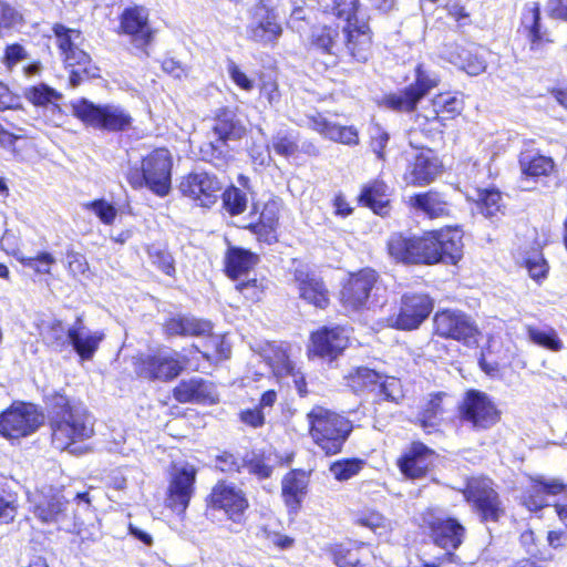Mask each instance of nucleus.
Listing matches in <instances>:
<instances>
[{"mask_svg": "<svg viewBox=\"0 0 567 567\" xmlns=\"http://www.w3.org/2000/svg\"><path fill=\"white\" fill-rule=\"evenodd\" d=\"M196 474V467L189 463L176 464L173 467L166 505L178 515L184 514L188 507L194 494Z\"/></svg>", "mask_w": 567, "mask_h": 567, "instance_id": "nucleus-17", "label": "nucleus"}, {"mask_svg": "<svg viewBox=\"0 0 567 567\" xmlns=\"http://www.w3.org/2000/svg\"><path fill=\"white\" fill-rule=\"evenodd\" d=\"M565 492V484L554 477L537 475L530 477L520 496L522 504L530 512H537L548 505L547 496Z\"/></svg>", "mask_w": 567, "mask_h": 567, "instance_id": "nucleus-22", "label": "nucleus"}, {"mask_svg": "<svg viewBox=\"0 0 567 567\" xmlns=\"http://www.w3.org/2000/svg\"><path fill=\"white\" fill-rule=\"evenodd\" d=\"M19 262L39 275H47L51 272V267L56 262V259L52 254L41 251L33 257L24 255Z\"/></svg>", "mask_w": 567, "mask_h": 567, "instance_id": "nucleus-54", "label": "nucleus"}, {"mask_svg": "<svg viewBox=\"0 0 567 567\" xmlns=\"http://www.w3.org/2000/svg\"><path fill=\"white\" fill-rule=\"evenodd\" d=\"M309 480L303 471L293 470L285 475L281 482V495L285 504L297 511L307 494Z\"/></svg>", "mask_w": 567, "mask_h": 567, "instance_id": "nucleus-34", "label": "nucleus"}, {"mask_svg": "<svg viewBox=\"0 0 567 567\" xmlns=\"http://www.w3.org/2000/svg\"><path fill=\"white\" fill-rule=\"evenodd\" d=\"M83 207L92 212L104 225H112L117 216V209L105 199L85 203Z\"/></svg>", "mask_w": 567, "mask_h": 567, "instance_id": "nucleus-55", "label": "nucleus"}, {"mask_svg": "<svg viewBox=\"0 0 567 567\" xmlns=\"http://www.w3.org/2000/svg\"><path fill=\"white\" fill-rule=\"evenodd\" d=\"M166 331L171 336H205L212 331L208 321L194 317H176L166 322Z\"/></svg>", "mask_w": 567, "mask_h": 567, "instance_id": "nucleus-37", "label": "nucleus"}, {"mask_svg": "<svg viewBox=\"0 0 567 567\" xmlns=\"http://www.w3.org/2000/svg\"><path fill=\"white\" fill-rule=\"evenodd\" d=\"M214 132L221 141L228 138H239L244 133V127L235 121V114L229 110L221 111L214 125Z\"/></svg>", "mask_w": 567, "mask_h": 567, "instance_id": "nucleus-44", "label": "nucleus"}, {"mask_svg": "<svg viewBox=\"0 0 567 567\" xmlns=\"http://www.w3.org/2000/svg\"><path fill=\"white\" fill-rule=\"evenodd\" d=\"M307 421L312 440L327 455L339 453L352 431L350 421L323 406H313Z\"/></svg>", "mask_w": 567, "mask_h": 567, "instance_id": "nucleus-1", "label": "nucleus"}, {"mask_svg": "<svg viewBox=\"0 0 567 567\" xmlns=\"http://www.w3.org/2000/svg\"><path fill=\"white\" fill-rule=\"evenodd\" d=\"M370 145L373 153L380 158L384 159V150L390 140L389 133L380 125L373 124L370 130Z\"/></svg>", "mask_w": 567, "mask_h": 567, "instance_id": "nucleus-60", "label": "nucleus"}, {"mask_svg": "<svg viewBox=\"0 0 567 567\" xmlns=\"http://www.w3.org/2000/svg\"><path fill=\"white\" fill-rule=\"evenodd\" d=\"M434 452L421 443L413 444L399 461L401 472L410 478L423 477L434 463Z\"/></svg>", "mask_w": 567, "mask_h": 567, "instance_id": "nucleus-31", "label": "nucleus"}, {"mask_svg": "<svg viewBox=\"0 0 567 567\" xmlns=\"http://www.w3.org/2000/svg\"><path fill=\"white\" fill-rule=\"evenodd\" d=\"M334 13L344 18L347 49L358 61H367L371 47L370 28L358 7V0H334Z\"/></svg>", "mask_w": 567, "mask_h": 567, "instance_id": "nucleus-4", "label": "nucleus"}, {"mask_svg": "<svg viewBox=\"0 0 567 567\" xmlns=\"http://www.w3.org/2000/svg\"><path fill=\"white\" fill-rule=\"evenodd\" d=\"M360 202L370 207L375 214H385L389 204L388 186L380 181L365 185L361 192Z\"/></svg>", "mask_w": 567, "mask_h": 567, "instance_id": "nucleus-38", "label": "nucleus"}, {"mask_svg": "<svg viewBox=\"0 0 567 567\" xmlns=\"http://www.w3.org/2000/svg\"><path fill=\"white\" fill-rule=\"evenodd\" d=\"M310 126L313 131L318 132L320 135L332 142L349 146L359 144L358 130L352 125H339L329 121L323 115L318 114L310 117Z\"/></svg>", "mask_w": 567, "mask_h": 567, "instance_id": "nucleus-32", "label": "nucleus"}, {"mask_svg": "<svg viewBox=\"0 0 567 567\" xmlns=\"http://www.w3.org/2000/svg\"><path fill=\"white\" fill-rule=\"evenodd\" d=\"M73 114L85 125L106 131H123L131 126V115L116 105H95L81 99L72 103Z\"/></svg>", "mask_w": 567, "mask_h": 567, "instance_id": "nucleus-7", "label": "nucleus"}, {"mask_svg": "<svg viewBox=\"0 0 567 567\" xmlns=\"http://www.w3.org/2000/svg\"><path fill=\"white\" fill-rule=\"evenodd\" d=\"M293 279L301 299L320 309L328 306V289L306 265L299 264L293 269Z\"/></svg>", "mask_w": 567, "mask_h": 567, "instance_id": "nucleus-23", "label": "nucleus"}, {"mask_svg": "<svg viewBox=\"0 0 567 567\" xmlns=\"http://www.w3.org/2000/svg\"><path fill=\"white\" fill-rule=\"evenodd\" d=\"M474 45L447 44L443 50V58L468 75H478L486 70V60Z\"/></svg>", "mask_w": 567, "mask_h": 567, "instance_id": "nucleus-28", "label": "nucleus"}, {"mask_svg": "<svg viewBox=\"0 0 567 567\" xmlns=\"http://www.w3.org/2000/svg\"><path fill=\"white\" fill-rule=\"evenodd\" d=\"M48 404L51 410V416H54L55 413L56 416H59L64 414L66 411L83 409L80 405L71 404L70 400L60 392L53 393L52 395L48 396Z\"/></svg>", "mask_w": 567, "mask_h": 567, "instance_id": "nucleus-63", "label": "nucleus"}, {"mask_svg": "<svg viewBox=\"0 0 567 567\" xmlns=\"http://www.w3.org/2000/svg\"><path fill=\"white\" fill-rule=\"evenodd\" d=\"M357 524L369 528L379 537L385 538L389 537L394 529L393 522L375 511L361 513L357 518Z\"/></svg>", "mask_w": 567, "mask_h": 567, "instance_id": "nucleus-43", "label": "nucleus"}, {"mask_svg": "<svg viewBox=\"0 0 567 567\" xmlns=\"http://www.w3.org/2000/svg\"><path fill=\"white\" fill-rule=\"evenodd\" d=\"M440 83V76L425 63H419L414 69V81L403 91L389 94L383 99V105L398 112H412L417 103Z\"/></svg>", "mask_w": 567, "mask_h": 567, "instance_id": "nucleus-6", "label": "nucleus"}, {"mask_svg": "<svg viewBox=\"0 0 567 567\" xmlns=\"http://www.w3.org/2000/svg\"><path fill=\"white\" fill-rule=\"evenodd\" d=\"M348 346V336L340 327L322 328L311 334L309 354L320 358H337Z\"/></svg>", "mask_w": 567, "mask_h": 567, "instance_id": "nucleus-26", "label": "nucleus"}, {"mask_svg": "<svg viewBox=\"0 0 567 567\" xmlns=\"http://www.w3.org/2000/svg\"><path fill=\"white\" fill-rule=\"evenodd\" d=\"M120 27L136 48L144 49L154 39V30L150 24V12L143 6L126 8L121 16Z\"/></svg>", "mask_w": 567, "mask_h": 567, "instance_id": "nucleus-21", "label": "nucleus"}, {"mask_svg": "<svg viewBox=\"0 0 567 567\" xmlns=\"http://www.w3.org/2000/svg\"><path fill=\"white\" fill-rule=\"evenodd\" d=\"M256 536L267 545H272L279 549H288L295 543L293 538L270 529L268 525L259 526Z\"/></svg>", "mask_w": 567, "mask_h": 567, "instance_id": "nucleus-56", "label": "nucleus"}, {"mask_svg": "<svg viewBox=\"0 0 567 567\" xmlns=\"http://www.w3.org/2000/svg\"><path fill=\"white\" fill-rule=\"evenodd\" d=\"M388 250L393 259L405 264H433L439 256L426 236L408 238L395 234L388 243Z\"/></svg>", "mask_w": 567, "mask_h": 567, "instance_id": "nucleus-15", "label": "nucleus"}, {"mask_svg": "<svg viewBox=\"0 0 567 567\" xmlns=\"http://www.w3.org/2000/svg\"><path fill=\"white\" fill-rule=\"evenodd\" d=\"M134 368L135 372L142 378L168 381L182 372L184 362L178 353L159 349L155 352L136 357Z\"/></svg>", "mask_w": 567, "mask_h": 567, "instance_id": "nucleus-8", "label": "nucleus"}, {"mask_svg": "<svg viewBox=\"0 0 567 567\" xmlns=\"http://www.w3.org/2000/svg\"><path fill=\"white\" fill-rule=\"evenodd\" d=\"M334 561L338 567H380L375 553L365 544L340 546L334 553Z\"/></svg>", "mask_w": 567, "mask_h": 567, "instance_id": "nucleus-33", "label": "nucleus"}, {"mask_svg": "<svg viewBox=\"0 0 567 567\" xmlns=\"http://www.w3.org/2000/svg\"><path fill=\"white\" fill-rule=\"evenodd\" d=\"M442 164L431 150L421 151L404 174V179L413 186L432 183L441 173Z\"/></svg>", "mask_w": 567, "mask_h": 567, "instance_id": "nucleus-29", "label": "nucleus"}, {"mask_svg": "<svg viewBox=\"0 0 567 567\" xmlns=\"http://www.w3.org/2000/svg\"><path fill=\"white\" fill-rule=\"evenodd\" d=\"M432 537L439 547L446 550L442 558L425 561L424 567H440L442 563H454L456 556L453 550L457 549L463 543L465 528L454 518H434L429 522Z\"/></svg>", "mask_w": 567, "mask_h": 567, "instance_id": "nucleus-11", "label": "nucleus"}, {"mask_svg": "<svg viewBox=\"0 0 567 567\" xmlns=\"http://www.w3.org/2000/svg\"><path fill=\"white\" fill-rule=\"evenodd\" d=\"M44 421L35 405L29 403L13 404L0 416V433L8 439H19L37 431Z\"/></svg>", "mask_w": 567, "mask_h": 567, "instance_id": "nucleus-9", "label": "nucleus"}, {"mask_svg": "<svg viewBox=\"0 0 567 567\" xmlns=\"http://www.w3.org/2000/svg\"><path fill=\"white\" fill-rule=\"evenodd\" d=\"M522 173L526 176H546L553 172L555 164L550 157L538 153L525 152L519 157Z\"/></svg>", "mask_w": 567, "mask_h": 567, "instance_id": "nucleus-40", "label": "nucleus"}, {"mask_svg": "<svg viewBox=\"0 0 567 567\" xmlns=\"http://www.w3.org/2000/svg\"><path fill=\"white\" fill-rule=\"evenodd\" d=\"M462 415L466 422L478 429L491 427L499 417L492 400L485 393L474 390L468 391L464 399Z\"/></svg>", "mask_w": 567, "mask_h": 567, "instance_id": "nucleus-20", "label": "nucleus"}, {"mask_svg": "<svg viewBox=\"0 0 567 567\" xmlns=\"http://www.w3.org/2000/svg\"><path fill=\"white\" fill-rule=\"evenodd\" d=\"M52 444L64 451L73 443L91 437L94 433V421L85 409L66 411L64 414L50 416Z\"/></svg>", "mask_w": 567, "mask_h": 567, "instance_id": "nucleus-5", "label": "nucleus"}, {"mask_svg": "<svg viewBox=\"0 0 567 567\" xmlns=\"http://www.w3.org/2000/svg\"><path fill=\"white\" fill-rule=\"evenodd\" d=\"M377 281L378 274L371 268L350 274L340 291L342 307L347 311H357L365 307Z\"/></svg>", "mask_w": 567, "mask_h": 567, "instance_id": "nucleus-16", "label": "nucleus"}, {"mask_svg": "<svg viewBox=\"0 0 567 567\" xmlns=\"http://www.w3.org/2000/svg\"><path fill=\"white\" fill-rule=\"evenodd\" d=\"M148 257L151 262L165 275L173 276L175 274L174 259L167 250L151 246L148 248Z\"/></svg>", "mask_w": 567, "mask_h": 567, "instance_id": "nucleus-58", "label": "nucleus"}, {"mask_svg": "<svg viewBox=\"0 0 567 567\" xmlns=\"http://www.w3.org/2000/svg\"><path fill=\"white\" fill-rule=\"evenodd\" d=\"M470 197L486 217H494L502 212V195L496 189H475L474 194L470 195Z\"/></svg>", "mask_w": 567, "mask_h": 567, "instance_id": "nucleus-42", "label": "nucleus"}, {"mask_svg": "<svg viewBox=\"0 0 567 567\" xmlns=\"http://www.w3.org/2000/svg\"><path fill=\"white\" fill-rule=\"evenodd\" d=\"M258 260V256L249 250L230 247L225 259L226 272L230 278L238 279L251 270Z\"/></svg>", "mask_w": 567, "mask_h": 567, "instance_id": "nucleus-35", "label": "nucleus"}, {"mask_svg": "<svg viewBox=\"0 0 567 567\" xmlns=\"http://www.w3.org/2000/svg\"><path fill=\"white\" fill-rule=\"evenodd\" d=\"M433 310L431 298L423 293L404 295L398 315L388 318V324L400 330H413L429 317Z\"/></svg>", "mask_w": 567, "mask_h": 567, "instance_id": "nucleus-18", "label": "nucleus"}, {"mask_svg": "<svg viewBox=\"0 0 567 567\" xmlns=\"http://www.w3.org/2000/svg\"><path fill=\"white\" fill-rule=\"evenodd\" d=\"M210 508L221 511L234 523L244 520L249 503L244 491L234 483L218 482L207 498Z\"/></svg>", "mask_w": 567, "mask_h": 567, "instance_id": "nucleus-13", "label": "nucleus"}, {"mask_svg": "<svg viewBox=\"0 0 567 567\" xmlns=\"http://www.w3.org/2000/svg\"><path fill=\"white\" fill-rule=\"evenodd\" d=\"M527 336L534 343L551 351H560L563 342L553 328L539 329L534 326H527Z\"/></svg>", "mask_w": 567, "mask_h": 567, "instance_id": "nucleus-46", "label": "nucleus"}, {"mask_svg": "<svg viewBox=\"0 0 567 567\" xmlns=\"http://www.w3.org/2000/svg\"><path fill=\"white\" fill-rule=\"evenodd\" d=\"M223 203L231 215H239L244 213L247 207V196L239 188L230 187L224 192Z\"/></svg>", "mask_w": 567, "mask_h": 567, "instance_id": "nucleus-57", "label": "nucleus"}, {"mask_svg": "<svg viewBox=\"0 0 567 567\" xmlns=\"http://www.w3.org/2000/svg\"><path fill=\"white\" fill-rule=\"evenodd\" d=\"M522 28L526 33L529 49L542 53L553 42L550 33L540 23V7L538 2L526 3L522 13Z\"/></svg>", "mask_w": 567, "mask_h": 567, "instance_id": "nucleus-27", "label": "nucleus"}, {"mask_svg": "<svg viewBox=\"0 0 567 567\" xmlns=\"http://www.w3.org/2000/svg\"><path fill=\"white\" fill-rule=\"evenodd\" d=\"M280 203L276 199L267 202L260 213L259 223L252 226L254 233L262 240L271 243L276 239Z\"/></svg>", "mask_w": 567, "mask_h": 567, "instance_id": "nucleus-36", "label": "nucleus"}, {"mask_svg": "<svg viewBox=\"0 0 567 567\" xmlns=\"http://www.w3.org/2000/svg\"><path fill=\"white\" fill-rule=\"evenodd\" d=\"M432 105L437 107L441 114L449 118L458 115L463 110V101L449 93L437 94L432 100Z\"/></svg>", "mask_w": 567, "mask_h": 567, "instance_id": "nucleus-53", "label": "nucleus"}, {"mask_svg": "<svg viewBox=\"0 0 567 567\" xmlns=\"http://www.w3.org/2000/svg\"><path fill=\"white\" fill-rule=\"evenodd\" d=\"M22 24V14L9 3L0 2V37L20 29Z\"/></svg>", "mask_w": 567, "mask_h": 567, "instance_id": "nucleus-49", "label": "nucleus"}, {"mask_svg": "<svg viewBox=\"0 0 567 567\" xmlns=\"http://www.w3.org/2000/svg\"><path fill=\"white\" fill-rule=\"evenodd\" d=\"M363 467V462L358 458H343L330 465V473L340 482L348 481L358 475Z\"/></svg>", "mask_w": 567, "mask_h": 567, "instance_id": "nucleus-50", "label": "nucleus"}, {"mask_svg": "<svg viewBox=\"0 0 567 567\" xmlns=\"http://www.w3.org/2000/svg\"><path fill=\"white\" fill-rule=\"evenodd\" d=\"M449 399L445 393H437L431 398L421 414V422L424 427L434 426L439 417L446 411Z\"/></svg>", "mask_w": 567, "mask_h": 567, "instance_id": "nucleus-48", "label": "nucleus"}, {"mask_svg": "<svg viewBox=\"0 0 567 567\" xmlns=\"http://www.w3.org/2000/svg\"><path fill=\"white\" fill-rule=\"evenodd\" d=\"M172 156L166 148H156L143 157L141 167H131L126 179L134 189L147 187L164 197L171 189Z\"/></svg>", "mask_w": 567, "mask_h": 567, "instance_id": "nucleus-2", "label": "nucleus"}, {"mask_svg": "<svg viewBox=\"0 0 567 567\" xmlns=\"http://www.w3.org/2000/svg\"><path fill=\"white\" fill-rule=\"evenodd\" d=\"M433 321L436 334L460 341L465 346L477 343L478 329L464 312L442 310L435 313Z\"/></svg>", "mask_w": 567, "mask_h": 567, "instance_id": "nucleus-12", "label": "nucleus"}, {"mask_svg": "<svg viewBox=\"0 0 567 567\" xmlns=\"http://www.w3.org/2000/svg\"><path fill=\"white\" fill-rule=\"evenodd\" d=\"M271 147L277 154L282 156H290L298 148L296 137L292 134L281 132L272 137Z\"/></svg>", "mask_w": 567, "mask_h": 567, "instance_id": "nucleus-62", "label": "nucleus"}, {"mask_svg": "<svg viewBox=\"0 0 567 567\" xmlns=\"http://www.w3.org/2000/svg\"><path fill=\"white\" fill-rule=\"evenodd\" d=\"M426 239L432 243L437 252V258L433 264L441 260H447L456 264L463 255V231L457 227H447L431 231Z\"/></svg>", "mask_w": 567, "mask_h": 567, "instance_id": "nucleus-24", "label": "nucleus"}, {"mask_svg": "<svg viewBox=\"0 0 567 567\" xmlns=\"http://www.w3.org/2000/svg\"><path fill=\"white\" fill-rule=\"evenodd\" d=\"M378 391L388 401L398 402L403 396L402 384L394 377H382Z\"/></svg>", "mask_w": 567, "mask_h": 567, "instance_id": "nucleus-61", "label": "nucleus"}, {"mask_svg": "<svg viewBox=\"0 0 567 567\" xmlns=\"http://www.w3.org/2000/svg\"><path fill=\"white\" fill-rule=\"evenodd\" d=\"M200 154L204 161L209 162L217 167H223L226 164V142L217 138L216 142L205 143L200 147Z\"/></svg>", "mask_w": 567, "mask_h": 567, "instance_id": "nucleus-52", "label": "nucleus"}, {"mask_svg": "<svg viewBox=\"0 0 567 567\" xmlns=\"http://www.w3.org/2000/svg\"><path fill=\"white\" fill-rule=\"evenodd\" d=\"M206 395V385L202 380L182 381L174 389V398L182 403L200 401Z\"/></svg>", "mask_w": 567, "mask_h": 567, "instance_id": "nucleus-45", "label": "nucleus"}, {"mask_svg": "<svg viewBox=\"0 0 567 567\" xmlns=\"http://www.w3.org/2000/svg\"><path fill=\"white\" fill-rule=\"evenodd\" d=\"M27 50L18 43L10 44L6 48L2 62L7 69L11 70L18 63L28 59Z\"/></svg>", "mask_w": 567, "mask_h": 567, "instance_id": "nucleus-64", "label": "nucleus"}, {"mask_svg": "<svg viewBox=\"0 0 567 567\" xmlns=\"http://www.w3.org/2000/svg\"><path fill=\"white\" fill-rule=\"evenodd\" d=\"M464 496L484 520H497L503 514L498 494L487 477H472L467 482Z\"/></svg>", "mask_w": 567, "mask_h": 567, "instance_id": "nucleus-14", "label": "nucleus"}, {"mask_svg": "<svg viewBox=\"0 0 567 567\" xmlns=\"http://www.w3.org/2000/svg\"><path fill=\"white\" fill-rule=\"evenodd\" d=\"M21 238L20 234L13 229H4L3 235L0 239V249L6 254L13 256L18 261L24 257L20 249Z\"/></svg>", "mask_w": 567, "mask_h": 567, "instance_id": "nucleus-59", "label": "nucleus"}, {"mask_svg": "<svg viewBox=\"0 0 567 567\" xmlns=\"http://www.w3.org/2000/svg\"><path fill=\"white\" fill-rule=\"evenodd\" d=\"M104 337L103 331L87 328L81 317H78L75 322L68 328L69 344L83 361H89L94 357Z\"/></svg>", "mask_w": 567, "mask_h": 567, "instance_id": "nucleus-25", "label": "nucleus"}, {"mask_svg": "<svg viewBox=\"0 0 567 567\" xmlns=\"http://www.w3.org/2000/svg\"><path fill=\"white\" fill-rule=\"evenodd\" d=\"M221 187L217 177L206 172L190 173L182 179L179 185L183 195L203 207H209L216 203Z\"/></svg>", "mask_w": 567, "mask_h": 567, "instance_id": "nucleus-19", "label": "nucleus"}, {"mask_svg": "<svg viewBox=\"0 0 567 567\" xmlns=\"http://www.w3.org/2000/svg\"><path fill=\"white\" fill-rule=\"evenodd\" d=\"M264 358L277 378L288 377L295 368L288 354V348L284 344H270L265 350Z\"/></svg>", "mask_w": 567, "mask_h": 567, "instance_id": "nucleus-39", "label": "nucleus"}, {"mask_svg": "<svg viewBox=\"0 0 567 567\" xmlns=\"http://www.w3.org/2000/svg\"><path fill=\"white\" fill-rule=\"evenodd\" d=\"M282 34L280 18L274 9L259 6L254 10L246 27V37L249 41L262 48H275Z\"/></svg>", "mask_w": 567, "mask_h": 567, "instance_id": "nucleus-10", "label": "nucleus"}, {"mask_svg": "<svg viewBox=\"0 0 567 567\" xmlns=\"http://www.w3.org/2000/svg\"><path fill=\"white\" fill-rule=\"evenodd\" d=\"M33 514L42 523H55L63 515L66 501L60 492L50 489L48 493H35L30 497Z\"/></svg>", "mask_w": 567, "mask_h": 567, "instance_id": "nucleus-30", "label": "nucleus"}, {"mask_svg": "<svg viewBox=\"0 0 567 567\" xmlns=\"http://www.w3.org/2000/svg\"><path fill=\"white\" fill-rule=\"evenodd\" d=\"M409 204L426 214L430 218L447 214V204L436 193H424L410 197Z\"/></svg>", "mask_w": 567, "mask_h": 567, "instance_id": "nucleus-41", "label": "nucleus"}, {"mask_svg": "<svg viewBox=\"0 0 567 567\" xmlns=\"http://www.w3.org/2000/svg\"><path fill=\"white\" fill-rule=\"evenodd\" d=\"M24 96L33 105L47 106L52 104L54 107L60 110L55 102L59 101L62 95L45 84H39L25 89Z\"/></svg>", "mask_w": 567, "mask_h": 567, "instance_id": "nucleus-47", "label": "nucleus"}, {"mask_svg": "<svg viewBox=\"0 0 567 567\" xmlns=\"http://www.w3.org/2000/svg\"><path fill=\"white\" fill-rule=\"evenodd\" d=\"M338 32L336 29H332L330 27H323L321 29H318L312 34V45L320 50L322 53H327L330 55L337 54V39Z\"/></svg>", "mask_w": 567, "mask_h": 567, "instance_id": "nucleus-51", "label": "nucleus"}, {"mask_svg": "<svg viewBox=\"0 0 567 567\" xmlns=\"http://www.w3.org/2000/svg\"><path fill=\"white\" fill-rule=\"evenodd\" d=\"M53 33L65 65L70 70V85L76 87L85 79L96 76V68L91 64L90 55L81 48L83 43L81 32L55 24Z\"/></svg>", "mask_w": 567, "mask_h": 567, "instance_id": "nucleus-3", "label": "nucleus"}]
</instances>
